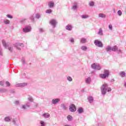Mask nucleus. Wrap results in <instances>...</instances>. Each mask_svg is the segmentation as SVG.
<instances>
[{
  "mask_svg": "<svg viewBox=\"0 0 126 126\" xmlns=\"http://www.w3.org/2000/svg\"><path fill=\"white\" fill-rule=\"evenodd\" d=\"M40 30L41 31V30H42V29H40Z\"/></svg>",
  "mask_w": 126,
  "mask_h": 126,
  "instance_id": "50",
  "label": "nucleus"
},
{
  "mask_svg": "<svg viewBox=\"0 0 126 126\" xmlns=\"http://www.w3.org/2000/svg\"><path fill=\"white\" fill-rule=\"evenodd\" d=\"M109 74H110V73L109 72V70H104V73L99 74V77L100 78L105 79L106 77H109Z\"/></svg>",
  "mask_w": 126,
  "mask_h": 126,
  "instance_id": "2",
  "label": "nucleus"
},
{
  "mask_svg": "<svg viewBox=\"0 0 126 126\" xmlns=\"http://www.w3.org/2000/svg\"><path fill=\"white\" fill-rule=\"evenodd\" d=\"M50 23L51 24V25H53V26H56V24H57V22L56 21V20L52 19L51 20Z\"/></svg>",
  "mask_w": 126,
  "mask_h": 126,
  "instance_id": "7",
  "label": "nucleus"
},
{
  "mask_svg": "<svg viewBox=\"0 0 126 126\" xmlns=\"http://www.w3.org/2000/svg\"><path fill=\"white\" fill-rule=\"evenodd\" d=\"M52 12V10L49 9L46 11V13H51Z\"/></svg>",
  "mask_w": 126,
  "mask_h": 126,
  "instance_id": "36",
  "label": "nucleus"
},
{
  "mask_svg": "<svg viewBox=\"0 0 126 126\" xmlns=\"http://www.w3.org/2000/svg\"><path fill=\"white\" fill-rule=\"evenodd\" d=\"M70 42H71V43H73V42H74V40L73 39V38H71V39H70Z\"/></svg>",
  "mask_w": 126,
  "mask_h": 126,
  "instance_id": "41",
  "label": "nucleus"
},
{
  "mask_svg": "<svg viewBox=\"0 0 126 126\" xmlns=\"http://www.w3.org/2000/svg\"><path fill=\"white\" fill-rule=\"evenodd\" d=\"M118 14L119 15V16H121V15H122V11L119 10L118 11Z\"/></svg>",
  "mask_w": 126,
  "mask_h": 126,
  "instance_id": "33",
  "label": "nucleus"
},
{
  "mask_svg": "<svg viewBox=\"0 0 126 126\" xmlns=\"http://www.w3.org/2000/svg\"><path fill=\"white\" fill-rule=\"evenodd\" d=\"M5 121L6 122H10V118H9V117H6L5 118Z\"/></svg>",
  "mask_w": 126,
  "mask_h": 126,
  "instance_id": "27",
  "label": "nucleus"
},
{
  "mask_svg": "<svg viewBox=\"0 0 126 126\" xmlns=\"http://www.w3.org/2000/svg\"><path fill=\"white\" fill-rule=\"evenodd\" d=\"M111 50L113 52H116V51H118V47H117V46H114L111 48Z\"/></svg>",
  "mask_w": 126,
  "mask_h": 126,
  "instance_id": "9",
  "label": "nucleus"
},
{
  "mask_svg": "<svg viewBox=\"0 0 126 126\" xmlns=\"http://www.w3.org/2000/svg\"><path fill=\"white\" fill-rule=\"evenodd\" d=\"M20 86H25V83L21 84Z\"/></svg>",
  "mask_w": 126,
  "mask_h": 126,
  "instance_id": "42",
  "label": "nucleus"
},
{
  "mask_svg": "<svg viewBox=\"0 0 126 126\" xmlns=\"http://www.w3.org/2000/svg\"><path fill=\"white\" fill-rule=\"evenodd\" d=\"M26 20V19H24L23 20H21V23H23V22H24V21H25Z\"/></svg>",
  "mask_w": 126,
  "mask_h": 126,
  "instance_id": "40",
  "label": "nucleus"
},
{
  "mask_svg": "<svg viewBox=\"0 0 126 126\" xmlns=\"http://www.w3.org/2000/svg\"><path fill=\"white\" fill-rule=\"evenodd\" d=\"M69 110L70 112H75L76 111V107L74 104H72L70 105Z\"/></svg>",
  "mask_w": 126,
  "mask_h": 126,
  "instance_id": "5",
  "label": "nucleus"
},
{
  "mask_svg": "<svg viewBox=\"0 0 126 126\" xmlns=\"http://www.w3.org/2000/svg\"><path fill=\"white\" fill-rule=\"evenodd\" d=\"M6 16L7 17H8V18H11V19L12 18V16L10 15H7Z\"/></svg>",
  "mask_w": 126,
  "mask_h": 126,
  "instance_id": "38",
  "label": "nucleus"
},
{
  "mask_svg": "<svg viewBox=\"0 0 126 126\" xmlns=\"http://www.w3.org/2000/svg\"><path fill=\"white\" fill-rule=\"evenodd\" d=\"M99 17H101L102 18H104L105 17H106V15L104 14H102V13H100L99 14Z\"/></svg>",
  "mask_w": 126,
  "mask_h": 126,
  "instance_id": "18",
  "label": "nucleus"
},
{
  "mask_svg": "<svg viewBox=\"0 0 126 126\" xmlns=\"http://www.w3.org/2000/svg\"><path fill=\"white\" fill-rule=\"evenodd\" d=\"M94 44L97 47H103V44H102V42L97 40H94Z\"/></svg>",
  "mask_w": 126,
  "mask_h": 126,
  "instance_id": "4",
  "label": "nucleus"
},
{
  "mask_svg": "<svg viewBox=\"0 0 126 126\" xmlns=\"http://www.w3.org/2000/svg\"><path fill=\"white\" fill-rule=\"evenodd\" d=\"M78 7V5H77V4L76 3H75L74 4V5L73 6V9H76Z\"/></svg>",
  "mask_w": 126,
  "mask_h": 126,
  "instance_id": "17",
  "label": "nucleus"
},
{
  "mask_svg": "<svg viewBox=\"0 0 126 126\" xmlns=\"http://www.w3.org/2000/svg\"><path fill=\"white\" fill-rule=\"evenodd\" d=\"M6 86H8V87L10 86V83H9V82H8V81H6Z\"/></svg>",
  "mask_w": 126,
  "mask_h": 126,
  "instance_id": "30",
  "label": "nucleus"
},
{
  "mask_svg": "<svg viewBox=\"0 0 126 126\" xmlns=\"http://www.w3.org/2000/svg\"><path fill=\"white\" fill-rule=\"evenodd\" d=\"M8 50L10 51V52H11L12 51V46L11 45L8 46Z\"/></svg>",
  "mask_w": 126,
  "mask_h": 126,
  "instance_id": "29",
  "label": "nucleus"
},
{
  "mask_svg": "<svg viewBox=\"0 0 126 126\" xmlns=\"http://www.w3.org/2000/svg\"><path fill=\"white\" fill-rule=\"evenodd\" d=\"M81 49L83 51H86V50H87V47L85 46H83L81 47Z\"/></svg>",
  "mask_w": 126,
  "mask_h": 126,
  "instance_id": "24",
  "label": "nucleus"
},
{
  "mask_svg": "<svg viewBox=\"0 0 126 126\" xmlns=\"http://www.w3.org/2000/svg\"><path fill=\"white\" fill-rule=\"evenodd\" d=\"M4 84V83L3 82V81H0V85L1 86H3Z\"/></svg>",
  "mask_w": 126,
  "mask_h": 126,
  "instance_id": "35",
  "label": "nucleus"
},
{
  "mask_svg": "<svg viewBox=\"0 0 126 126\" xmlns=\"http://www.w3.org/2000/svg\"><path fill=\"white\" fill-rule=\"evenodd\" d=\"M120 75L122 77H125V76H126V73L124 71H122L120 73Z\"/></svg>",
  "mask_w": 126,
  "mask_h": 126,
  "instance_id": "12",
  "label": "nucleus"
},
{
  "mask_svg": "<svg viewBox=\"0 0 126 126\" xmlns=\"http://www.w3.org/2000/svg\"><path fill=\"white\" fill-rule=\"evenodd\" d=\"M106 52H110V51H112V47L108 46L106 48Z\"/></svg>",
  "mask_w": 126,
  "mask_h": 126,
  "instance_id": "15",
  "label": "nucleus"
},
{
  "mask_svg": "<svg viewBox=\"0 0 126 126\" xmlns=\"http://www.w3.org/2000/svg\"><path fill=\"white\" fill-rule=\"evenodd\" d=\"M110 92L112 91V89L108 87V85L107 84H104L101 87V93L103 95L106 94V92Z\"/></svg>",
  "mask_w": 126,
  "mask_h": 126,
  "instance_id": "1",
  "label": "nucleus"
},
{
  "mask_svg": "<svg viewBox=\"0 0 126 126\" xmlns=\"http://www.w3.org/2000/svg\"><path fill=\"white\" fill-rule=\"evenodd\" d=\"M17 48L19 49L20 50V49L19 48H18V46H17Z\"/></svg>",
  "mask_w": 126,
  "mask_h": 126,
  "instance_id": "46",
  "label": "nucleus"
},
{
  "mask_svg": "<svg viewBox=\"0 0 126 126\" xmlns=\"http://www.w3.org/2000/svg\"><path fill=\"white\" fill-rule=\"evenodd\" d=\"M2 43L3 46H4V47H5V48H6L7 44H6V42H5V41H4L3 40H2Z\"/></svg>",
  "mask_w": 126,
  "mask_h": 126,
  "instance_id": "20",
  "label": "nucleus"
},
{
  "mask_svg": "<svg viewBox=\"0 0 126 126\" xmlns=\"http://www.w3.org/2000/svg\"><path fill=\"white\" fill-rule=\"evenodd\" d=\"M48 5L50 7H53L54 6V2L53 1H50L48 3Z\"/></svg>",
  "mask_w": 126,
  "mask_h": 126,
  "instance_id": "11",
  "label": "nucleus"
},
{
  "mask_svg": "<svg viewBox=\"0 0 126 126\" xmlns=\"http://www.w3.org/2000/svg\"><path fill=\"white\" fill-rule=\"evenodd\" d=\"M88 99L90 103H92V102H93V97H92V96L89 97Z\"/></svg>",
  "mask_w": 126,
  "mask_h": 126,
  "instance_id": "21",
  "label": "nucleus"
},
{
  "mask_svg": "<svg viewBox=\"0 0 126 126\" xmlns=\"http://www.w3.org/2000/svg\"><path fill=\"white\" fill-rule=\"evenodd\" d=\"M22 109H26V106H25V105H23V106H22Z\"/></svg>",
  "mask_w": 126,
  "mask_h": 126,
  "instance_id": "43",
  "label": "nucleus"
},
{
  "mask_svg": "<svg viewBox=\"0 0 126 126\" xmlns=\"http://www.w3.org/2000/svg\"><path fill=\"white\" fill-rule=\"evenodd\" d=\"M17 46H20L21 47H24V45L23 43L17 44Z\"/></svg>",
  "mask_w": 126,
  "mask_h": 126,
  "instance_id": "34",
  "label": "nucleus"
},
{
  "mask_svg": "<svg viewBox=\"0 0 126 126\" xmlns=\"http://www.w3.org/2000/svg\"><path fill=\"white\" fill-rule=\"evenodd\" d=\"M60 101V100L59 98L54 99L52 100V103L55 105L56 104H57V103H59Z\"/></svg>",
  "mask_w": 126,
  "mask_h": 126,
  "instance_id": "8",
  "label": "nucleus"
},
{
  "mask_svg": "<svg viewBox=\"0 0 126 126\" xmlns=\"http://www.w3.org/2000/svg\"><path fill=\"white\" fill-rule=\"evenodd\" d=\"M66 108L64 106V110H66Z\"/></svg>",
  "mask_w": 126,
  "mask_h": 126,
  "instance_id": "47",
  "label": "nucleus"
},
{
  "mask_svg": "<svg viewBox=\"0 0 126 126\" xmlns=\"http://www.w3.org/2000/svg\"><path fill=\"white\" fill-rule=\"evenodd\" d=\"M68 126V125H66V126Z\"/></svg>",
  "mask_w": 126,
  "mask_h": 126,
  "instance_id": "49",
  "label": "nucleus"
},
{
  "mask_svg": "<svg viewBox=\"0 0 126 126\" xmlns=\"http://www.w3.org/2000/svg\"><path fill=\"white\" fill-rule=\"evenodd\" d=\"M32 21H34V19H32Z\"/></svg>",
  "mask_w": 126,
  "mask_h": 126,
  "instance_id": "48",
  "label": "nucleus"
},
{
  "mask_svg": "<svg viewBox=\"0 0 126 126\" xmlns=\"http://www.w3.org/2000/svg\"><path fill=\"white\" fill-rule=\"evenodd\" d=\"M3 22L5 24H9L10 23V21L8 20H4Z\"/></svg>",
  "mask_w": 126,
  "mask_h": 126,
  "instance_id": "19",
  "label": "nucleus"
},
{
  "mask_svg": "<svg viewBox=\"0 0 126 126\" xmlns=\"http://www.w3.org/2000/svg\"><path fill=\"white\" fill-rule=\"evenodd\" d=\"M87 42V40H86V38H82L81 39V43H83V44H84L85 43H86Z\"/></svg>",
  "mask_w": 126,
  "mask_h": 126,
  "instance_id": "14",
  "label": "nucleus"
},
{
  "mask_svg": "<svg viewBox=\"0 0 126 126\" xmlns=\"http://www.w3.org/2000/svg\"><path fill=\"white\" fill-rule=\"evenodd\" d=\"M40 124H41V126H45V125H46L45 122H44V121H40Z\"/></svg>",
  "mask_w": 126,
  "mask_h": 126,
  "instance_id": "32",
  "label": "nucleus"
},
{
  "mask_svg": "<svg viewBox=\"0 0 126 126\" xmlns=\"http://www.w3.org/2000/svg\"><path fill=\"white\" fill-rule=\"evenodd\" d=\"M98 35H103V32L102 31V29H100L98 32Z\"/></svg>",
  "mask_w": 126,
  "mask_h": 126,
  "instance_id": "22",
  "label": "nucleus"
},
{
  "mask_svg": "<svg viewBox=\"0 0 126 126\" xmlns=\"http://www.w3.org/2000/svg\"><path fill=\"white\" fill-rule=\"evenodd\" d=\"M89 5L91 6H93V5H94V2L93 1H91L89 3Z\"/></svg>",
  "mask_w": 126,
  "mask_h": 126,
  "instance_id": "31",
  "label": "nucleus"
},
{
  "mask_svg": "<svg viewBox=\"0 0 126 126\" xmlns=\"http://www.w3.org/2000/svg\"><path fill=\"white\" fill-rule=\"evenodd\" d=\"M66 29L67 30H68L69 31H70V30H71V26L70 25H67L66 27Z\"/></svg>",
  "mask_w": 126,
  "mask_h": 126,
  "instance_id": "13",
  "label": "nucleus"
},
{
  "mask_svg": "<svg viewBox=\"0 0 126 126\" xmlns=\"http://www.w3.org/2000/svg\"><path fill=\"white\" fill-rule=\"evenodd\" d=\"M109 29H110V30H112V29H113V26H112V25H109Z\"/></svg>",
  "mask_w": 126,
  "mask_h": 126,
  "instance_id": "37",
  "label": "nucleus"
},
{
  "mask_svg": "<svg viewBox=\"0 0 126 126\" xmlns=\"http://www.w3.org/2000/svg\"><path fill=\"white\" fill-rule=\"evenodd\" d=\"M67 118V120H68L69 121H71V120H72V116L70 115H68Z\"/></svg>",
  "mask_w": 126,
  "mask_h": 126,
  "instance_id": "26",
  "label": "nucleus"
},
{
  "mask_svg": "<svg viewBox=\"0 0 126 126\" xmlns=\"http://www.w3.org/2000/svg\"><path fill=\"white\" fill-rule=\"evenodd\" d=\"M91 67L94 69H97V70H100L101 67L99 64L96 65V63H94L91 65Z\"/></svg>",
  "mask_w": 126,
  "mask_h": 126,
  "instance_id": "3",
  "label": "nucleus"
},
{
  "mask_svg": "<svg viewBox=\"0 0 126 126\" xmlns=\"http://www.w3.org/2000/svg\"><path fill=\"white\" fill-rule=\"evenodd\" d=\"M90 81H91V78L89 77L86 80V83H89Z\"/></svg>",
  "mask_w": 126,
  "mask_h": 126,
  "instance_id": "25",
  "label": "nucleus"
},
{
  "mask_svg": "<svg viewBox=\"0 0 126 126\" xmlns=\"http://www.w3.org/2000/svg\"><path fill=\"white\" fill-rule=\"evenodd\" d=\"M44 118H49L50 114L49 113H45L42 115Z\"/></svg>",
  "mask_w": 126,
  "mask_h": 126,
  "instance_id": "10",
  "label": "nucleus"
},
{
  "mask_svg": "<svg viewBox=\"0 0 126 126\" xmlns=\"http://www.w3.org/2000/svg\"><path fill=\"white\" fill-rule=\"evenodd\" d=\"M39 17H40L39 16H36V18H39Z\"/></svg>",
  "mask_w": 126,
  "mask_h": 126,
  "instance_id": "45",
  "label": "nucleus"
},
{
  "mask_svg": "<svg viewBox=\"0 0 126 126\" xmlns=\"http://www.w3.org/2000/svg\"><path fill=\"white\" fill-rule=\"evenodd\" d=\"M78 112H79L80 114L81 113H83V109L81 107H80L78 110Z\"/></svg>",
  "mask_w": 126,
  "mask_h": 126,
  "instance_id": "16",
  "label": "nucleus"
},
{
  "mask_svg": "<svg viewBox=\"0 0 126 126\" xmlns=\"http://www.w3.org/2000/svg\"><path fill=\"white\" fill-rule=\"evenodd\" d=\"M15 104H16V105H18V104H19V102L18 101H15Z\"/></svg>",
  "mask_w": 126,
  "mask_h": 126,
  "instance_id": "44",
  "label": "nucleus"
},
{
  "mask_svg": "<svg viewBox=\"0 0 126 126\" xmlns=\"http://www.w3.org/2000/svg\"><path fill=\"white\" fill-rule=\"evenodd\" d=\"M67 80H68L69 81H72V78L70 77V76H68L67 77Z\"/></svg>",
  "mask_w": 126,
  "mask_h": 126,
  "instance_id": "28",
  "label": "nucleus"
},
{
  "mask_svg": "<svg viewBox=\"0 0 126 126\" xmlns=\"http://www.w3.org/2000/svg\"><path fill=\"white\" fill-rule=\"evenodd\" d=\"M29 100L31 101V102H33V98H32V97H29Z\"/></svg>",
  "mask_w": 126,
  "mask_h": 126,
  "instance_id": "39",
  "label": "nucleus"
},
{
  "mask_svg": "<svg viewBox=\"0 0 126 126\" xmlns=\"http://www.w3.org/2000/svg\"><path fill=\"white\" fill-rule=\"evenodd\" d=\"M31 30V28L30 27H27L26 28L23 29V31L25 33H27V32H30Z\"/></svg>",
  "mask_w": 126,
  "mask_h": 126,
  "instance_id": "6",
  "label": "nucleus"
},
{
  "mask_svg": "<svg viewBox=\"0 0 126 126\" xmlns=\"http://www.w3.org/2000/svg\"><path fill=\"white\" fill-rule=\"evenodd\" d=\"M89 16L88 15H84L82 16V18L85 19L86 18H88Z\"/></svg>",
  "mask_w": 126,
  "mask_h": 126,
  "instance_id": "23",
  "label": "nucleus"
}]
</instances>
